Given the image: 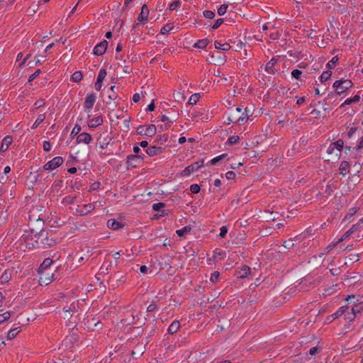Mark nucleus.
Returning a JSON list of instances; mask_svg holds the SVG:
<instances>
[{
	"mask_svg": "<svg viewBox=\"0 0 363 363\" xmlns=\"http://www.w3.org/2000/svg\"><path fill=\"white\" fill-rule=\"evenodd\" d=\"M353 83L350 79H341L340 80H337L333 84V88L335 89V93H330L328 95V99H330L335 95H340L345 92L347 89L352 87Z\"/></svg>",
	"mask_w": 363,
	"mask_h": 363,
	"instance_id": "nucleus-1",
	"label": "nucleus"
},
{
	"mask_svg": "<svg viewBox=\"0 0 363 363\" xmlns=\"http://www.w3.org/2000/svg\"><path fill=\"white\" fill-rule=\"evenodd\" d=\"M35 233L38 232L35 231L33 229H30L29 231H25V233L23 234L19 239L20 247L21 249L26 250V249H32L35 247L34 243L30 242L33 240V238H30V237L33 235L35 236Z\"/></svg>",
	"mask_w": 363,
	"mask_h": 363,
	"instance_id": "nucleus-2",
	"label": "nucleus"
},
{
	"mask_svg": "<svg viewBox=\"0 0 363 363\" xmlns=\"http://www.w3.org/2000/svg\"><path fill=\"white\" fill-rule=\"evenodd\" d=\"M241 113H242V108L237 107L235 108L230 109L228 114L226 123L228 124H230V123H238L239 125L244 124L245 123V118L240 117V115Z\"/></svg>",
	"mask_w": 363,
	"mask_h": 363,
	"instance_id": "nucleus-3",
	"label": "nucleus"
},
{
	"mask_svg": "<svg viewBox=\"0 0 363 363\" xmlns=\"http://www.w3.org/2000/svg\"><path fill=\"white\" fill-rule=\"evenodd\" d=\"M48 231L45 230H41L40 232L35 233V238L38 237V240L35 242H38V240L40 239V242L46 247H52L56 244V240L53 238H50L48 236Z\"/></svg>",
	"mask_w": 363,
	"mask_h": 363,
	"instance_id": "nucleus-4",
	"label": "nucleus"
},
{
	"mask_svg": "<svg viewBox=\"0 0 363 363\" xmlns=\"http://www.w3.org/2000/svg\"><path fill=\"white\" fill-rule=\"evenodd\" d=\"M63 162L62 157H55L52 160L47 162L43 168L46 171H51L59 167Z\"/></svg>",
	"mask_w": 363,
	"mask_h": 363,
	"instance_id": "nucleus-5",
	"label": "nucleus"
},
{
	"mask_svg": "<svg viewBox=\"0 0 363 363\" xmlns=\"http://www.w3.org/2000/svg\"><path fill=\"white\" fill-rule=\"evenodd\" d=\"M40 274L39 282L40 285H48L54 279V274L48 271L38 272Z\"/></svg>",
	"mask_w": 363,
	"mask_h": 363,
	"instance_id": "nucleus-6",
	"label": "nucleus"
},
{
	"mask_svg": "<svg viewBox=\"0 0 363 363\" xmlns=\"http://www.w3.org/2000/svg\"><path fill=\"white\" fill-rule=\"evenodd\" d=\"M108 46V42L106 40H102L101 43H98L93 50V53L97 56L103 55Z\"/></svg>",
	"mask_w": 363,
	"mask_h": 363,
	"instance_id": "nucleus-7",
	"label": "nucleus"
},
{
	"mask_svg": "<svg viewBox=\"0 0 363 363\" xmlns=\"http://www.w3.org/2000/svg\"><path fill=\"white\" fill-rule=\"evenodd\" d=\"M96 96L94 93L87 95L86 97L85 98L84 107L88 112H89L91 110V108H93V106L96 102Z\"/></svg>",
	"mask_w": 363,
	"mask_h": 363,
	"instance_id": "nucleus-8",
	"label": "nucleus"
},
{
	"mask_svg": "<svg viewBox=\"0 0 363 363\" xmlns=\"http://www.w3.org/2000/svg\"><path fill=\"white\" fill-rule=\"evenodd\" d=\"M13 270L11 269H5L0 277V285L7 284L11 279Z\"/></svg>",
	"mask_w": 363,
	"mask_h": 363,
	"instance_id": "nucleus-9",
	"label": "nucleus"
},
{
	"mask_svg": "<svg viewBox=\"0 0 363 363\" xmlns=\"http://www.w3.org/2000/svg\"><path fill=\"white\" fill-rule=\"evenodd\" d=\"M104 122L101 115L96 116L91 119L87 121V125L89 128H94L101 125Z\"/></svg>",
	"mask_w": 363,
	"mask_h": 363,
	"instance_id": "nucleus-10",
	"label": "nucleus"
},
{
	"mask_svg": "<svg viewBox=\"0 0 363 363\" xmlns=\"http://www.w3.org/2000/svg\"><path fill=\"white\" fill-rule=\"evenodd\" d=\"M164 151V148H163L162 147H157L155 145L150 146L146 150L147 154L150 157L160 155V154L163 153Z\"/></svg>",
	"mask_w": 363,
	"mask_h": 363,
	"instance_id": "nucleus-11",
	"label": "nucleus"
},
{
	"mask_svg": "<svg viewBox=\"0 0 363 363\" xmlns=\"http://www.w3.org/2000/svg\"><path fill=\"white\" fill-rule=\"evenodd\" d=\"M92 140L91 135L88 133H82L77 138V143L89 144Z\"/></svg>",
	"mask_w": 363,
	"mask_h": 363,
	"instance_id": "nucleus-12",
	"label": "nucleus"
},
{
	"mask_svg": "<svg viewBox=\"0 0 363 363\" xmlns=\"http://www.w3.org/2000/svg\"><path fill=\"white\" fill-rule=\"evenodd\" d=\"M251 269L247 265H243L239 270L236 272V276L239 279H244L250 274Z\"/></svg>",
	"mask_w": 363,
	"mask_h": 363,
	"instance_id": "nucleus-13",
	"label": "nucleus"
},
{
	"mask_svg": "<svg viewBox=\"0 0 363 363\" xmlns=\"http://www.w3.org/2000/svg\"><path fill=\"white\" fill-rule=\"evenodd\" d=\"M107 226L111 230H117L123 228L124 225L115 219H109L107 221Z\"/></svg>",
	"mask_w": 363,
	"mask_h": 363,
	"instance_id": "nucleus-14",
	"label": "nucleus"
},
{
	"mask_svg": "<svg viewBox=\"0 0 363 363\" xmlns=\"http://www.w3.org/2000/svg\"><path fill=\"white\" fill-rule=\"evenodd\" d=\"M13 142V138L11 135L6 136L2 142L0 147V152H5L8 150L9 147Z\"/></svg>",
	"mask_w": 363,
	"mask_h": 363,
	"instance_id": "nucleus-15",
	"label": "nucleus"
},
{
	"mask_svg": "<svg viewBox=\"0 0 363 363\" xmlns=\"http://www.w3.org/2000/svg\"><path fill=\"white\" fill-rule=\"evenodd\" d=\"M97 140L99 142V147L102 150L108 147V145L110 144L111 138H109L108 135L104 138H101V135L98 138Z\"/></svg>",
	"mask_w": 363,
	"mask_h": 363,
	"instance_id": "nucleus-16",
	"label": "nucleus"
},
{
	"mask_svg": "<svg viewBox=\"0 0 363 363\" xmlns=\"http://www.w3.org/2000/svg\"><path fill=\"white\" fill-rule=\"evenodd\" d=\"M148 14H149L148 7L146 4H144L141 8V11H140V13L139 14L138 20L139 21H147Z\"/></svg>",
	"mask_w": 363,
	"mask_h": 363,
	"instance_id": "nucleus-17",
	"label": "nucleus"
},
{
	"mask_svg": "<svg viewBox=\"0 0 363 363\" xmlns=\"http://www.w3.org/2000/svg\"><path fill=\"white\" fill-rule=\"evenodd\" d=\"M181 325L179 320H174L169 326L167 332L170 335L176 333L180 328Z\"/></svg>",
	"mask_w": 363,
	"mask_h": 363,
	"instance_id": "nucleus-18",
	"label": "nucleus"
},
{
	"mask_svg": "<svg viewBox=\"0 0 363 363\" xmlns=\"http://www.w3.org/2000/svg\"><path fill=\"white\" fill-rule=\"evenodd\" d=\"M350 165L348 162H341L339 167L340 174H341L343 177L345 176L347 173L350 172Z\"/></svg>",
	"mask_w": 363,
	"mask_h": 363,
	"instance_id": "nucleus-19",
	"label": "nucleus"
},
{
	"mask_svg": "<svg viewBox=\"0 0 363 363\" xmlns=\"http://www.w3.org/2000/svg\"><path fill=\"white\" fill-rule=\"evenodd\" d=\"M157 133V128L155 125H148L145 128L144 135L148 137L154 136Z\"/></svg>",
	"mask_w": 363,
	"mask_h": 363,
	"instance_id": "nucleus-20",
	"label": "nucleus"
},
{
	"mask_svg": "<svg viewBox=\"0 0 363 363\" xmlns=\"http://www.w3.org/2000/svg\"><path fill=\"white\" fill-rule=\"evenodd\" d=\"M21 331V327H17V328H12L11 329L8 333H7V335H6V338L8 340H13L14 339L16 335Z\"/></svg>",
	"mask_w": 363,
	"mask_h": 363,
	"instance_id": "nucleus-21",
	"label": "nucleus"
},
{
	"mask_svg": "<svg viewBox=\"0 0 363 363\" xmlns=\"http://www.w3.org/2000/svg\"><path fill=\"white\" fill-rule=\"evenodd\" d=\"M53 264V261L50 258L45 259L43 262L40 264L38 272L48 271L49 267Z\"/></svg>",
	"mask_w": 363,
	"mask_h": 363,
	"instance_id": "nucleus-22",
	"label": "nucleus"
},
{
	"mask_svg": "<svg viewBox=\"0 0 363 363\" xmlns=\"http://www.w3.org/2000/svg\"><path fill=\"white\" fill-rule=\"evenodd\" d=\"M277 62V60L275 59V58H272L271 60H269L267 64H266V66H265V70L269 73V74H272V73H274V67L275 65V64Z\"/></svg>",
	"mask_w": 363,
	"mask_h": 363,
	"instance_id": "nucleus-23",
	"label": "nucleus"
},
{
	"mask_svg": "<svg viewBox=\"0 0 363 363\" xmlns=\"http://www.w3.org/2000/svg\"><path fill=\"white\" fill-rule=\"evenodd\" d=\"M214 45L216 49L222 50L223 51H228L231 48L229 43H222L220 41H215Z\"/></svg>",
	"mask_w": 363,
	"mask_h": 363,
	"instance_id": "nucleus-24",
	"label": "nucleus"
},
{
	"mask_svg": "<svg viewBox=\"0 0 363 363\" xmlns=\"http://www.w3.org/2000/svg\"><path fill=\"white\" fill-rule=\"evenodd\" d=\"M209 43V40L207 38L199 40L196 43H194V48L199 49H204L208 44Z\"/></svg>",
	"mask_w": 363,
	"mask_h": 363,
	"instance_id": "nucleus-25",
	"label": "nucleus"
},
{
	"mask_svg": "<svg viewBox=\"0 0 363 363\" xmlns=\"http://www.w3.org/2000/svg\"><path fill=\"white\" fill-rule=\"evenodd\" d=\"M95 208V205L94 203H87L84 204L82 207V209L80 211L81 214L85 215L90 212H91Z\"/></svg>",
	"mask_w": 363,
	"mask_h": 363,
	"instance_id": "nucleus-26",
	"label": "nucleus"
},
{
	"mask_svg": "<svg viewBox=\"0 0 363 363\" xmlns=\"http://www.w3.org/2000/svg\"><path fill=\"white\" fill-rule=\"evenodd\" d=\"M143 157L141 155H130L127 157V162L133 167H135V164H134L132 161H136V160H143Z\"/></svg>",
	"mask_w": 363,
	"mask_h": 363,
	"instance_id": "nucleus-27",
	"label": "nucleus"
},
{
	"mask_svg": "<svg viewBox=\"0 0 363 363\" xmlns=\"http://www.w3.org/2000/svg\"><path fill=\"white\" fill-rule=\"evenodd\" d=\"M160 120L162 122L165 123L164 128H163L162 126H160V128L162 130H166L170 127V124L172 123V121L166 116V115H162L160 117Z\"/></svg>",
	"mask_w": 363,
	"mask_h": 363,
	"instance_id": "nucleus-28",
	"label": "nucleus"
},
{
	"mask_svg": "<svg viewBox=\"0 0 363 363\" xmlns=\"http://www.w3.org/2000/svg\"><path fill=\"white\" fill-rule=\"evenodd\" d=\"M45 118H46L45 113L39 114L37 119L33 124L31 128L35 129L41 123H43L45 121Z\"/></svg>",
	"mask_w": 363,
	"mask_h": 363,
	"instance_id": "nucleus-29",
	"label": "nucleus"
},
{
	"mask_svg": "<svg viewBox=\"0 0 363 363\" xmlns=\"http://www.w3.org/2000/svg\"><path fill=\"white\" fill-rule=\"evenodd\" d=\"M349 306H342L340 307L335 313H333L332 315L333 316V318H337L340 317L341 315H344V313L348 311Z\"/></svg>",
	"mask_w": 363,
	"mask_h": 363,
	"instance_id": "nucleus-30",
	"label": "nucleus"
},
{
	"mask_svg": "<svg viewBox=\"0 0 363 363\" xmlns=\"http://www.w3.org/2000/svg\"><path fill=\"white\" fill-rule=\"evenodd\" d=\"M73 314L69 312H66L65 308H63V318L65 320H67L69 323V325L72 327H74L75 322H72L71 318H72Z\"/></svg>",
	"mask_w": 363,
	"mask_h": 363,
	"instance_id": "nucleus-31",
	"label": "nucleus"
},
{
	"mask_svg": "<svg viewBox=\"0 0 363 363\" xmlns=\"http://www.w3.org/2000/svg\"><path fill=\"white\" fill-rule=\"evenodd\" d=\"M65 308L66 312H69L72 314H73V313L78 311L79 308L77 302V303L73 302L72 303L70 304V306H69L67 307H65Z\"/></svg>",
	"mask_w": 363,
	"mask_h": 363,
	"instance_id": "nucleus-32",
	"label": "nucleus"
},
{
	"mask_svg": "<svg viewBox=\"0 0 363 363\" xmlns=\"http://www.w3.org/2000/svg\"><path fill=\"white\" fill-rule=\"evenodd\" d=\"M363 308V302H360L357 304L354 305L352 308H350V311L355 314L359 313Z\"/></svg>",
	"mask_w": 363,
	"mask_h": 363,
	"instance_id": "nucleus-33",
	"label": "nucleus"
},
{
	"mask_svg": "<svg viewBox=\"0 0 363 363\" xmlns=\"http://www.w3.org/2000/svg\"><path fill=\"white\" fill-rule=\"evenodd\" d=\"M332 145L333 147H335V149L337 150V151L339 152V155H340L342 150L344 146V141L340 139V140H337L335 143H332Z\"/></svg>",
	"mask_w": 363,
	"mask_h": 363,
	"instance_id": "nucleus-34",
	"label": "nucleus"
},
{
	"mask_svg": "<svg viewBox=\"0 0 363 363\" xmlns=\"http://www.w3.org/2000/svg\"><path fill=\"white\" fill-rule=\"evenodd\" d=\"M338 285H333L331 287H329L328 289H325L324 290V292L323 293V296H330L333 294H334L337 291Z\"/></svg>",
	"mask_w": 363,
	"mask_h": 363,
	"instance_id": "nucleus-35",
	"label": "nucleus"
},
{
	"mask_svg": "<svg viewBox=\"0 0 363 363\" xmlns=\"http://www.w3.org/2000/svg\"><path fill=\"white\" fill-rule=\"evenodd\" d=\"M331 71H325L323 72L319 77L320 82L323 83L326 82L331 76Z\"/></svg>",
	"mask_w": 363,
	"mask_h": 363,
	"instance_id": "nucleus-36",
	"label": "nucleus"
},
{
	"mask_svg": "<svg viewBox=\"0 0 363 363\" xmlns=\"http://www.w3.org/2000/svg\"><path fill=\"white\" fill-rule=\"evenodd\" d=\"M203 164V161H199L192 163L191 165H189L191 169L192 172H196L199 169H200Z\"/></svg>",
	"mask_w": 363,
	"mask_h": 363,
	"instance_id": "nucleus-37",
	"label": "nucleus"
},
{
	"mask_svg": "<svg viewBox=\"0 0 363 363\" xmlns=\"http://www.w3.org/2000/svg\"><path fill=\"white\" fill-rule=\"evenodd\" d=\"M345 319L349 321H352L355 318V314L350 311L349 307L348 311L344 313Z\"/></svg>",
	"mask_w": 363,
	"mask_h": 363,
	"instance_id": "nucleus-38",
	"label": "nucleus"
},
{
	"mask_svg": "<svg viewBox=\"0 0 363 363\" xmlns=\"http://www.w3.org/2000/svg\"><path fill=\"white\" fill-rule=\"evenodd\" d=\"M83 75L81 72H75L72 75V79L74 82H79L82 79Z\"/></svg>",
	"mask_w": 363,
	"mask_h": 363,
	"instance_id": "nucleus-39",
	"label": "nucleus"
},
{
	"mask_svg": "<svg viewBox=\"0 0 363 363\" xmlns=\"http://www.w3.org/2000/svg\"><path fill=\"white\" fill-rule=\"evenodd\" d=\"M360 99V96H358V95H355L354 97L352 98H349L347 99H346L345 101V102L343 103L342 106L343 105H349V104H351L352 103H356V102H358Z\"/></svg>",
	"mask_w": 363,
	"mask_h": 363,
	"instance_id": "nucleus-40",
	"label": "nucleus"
},
{
	"mask_svg": "<svg viewBox=\"0 0 363 363\" xmlns=\"http://www.w3.org/2000/svg\"><path fill=\"white\" fill-rule=\"evenodd\" d=\"M338 244H339V242H337V241H336L335 242H332V243L329 244L324 249V251H323V252L322 254L323 255H327L330 251H331L333 249H334Z\"/></svg>",
	"mask_w": 363,
	"mask_h": 363,
	"instance_id": "nucleus-41",
	"label": "nucleus"
},
{
	"mask_svg": "<svg viewBox=\"0 0 363 363\" xmlns=\"http://www.w3.org/2000/svg\"><path fill=\"white\" fill-rule=\"evenodd\" d=\"M173 28H174V26L172 24H171V23L166 24L161 28L160 32L162 34H167L169 32H170L173 29Z\"/></svg>",
	"mask_w": 363,
	"mask_h": 363,
	"instance_id": "nucleus-42",
	"label": "nucleus"
},
{
	"mask_svg": "<svg viewBox=\"0 0 363 363\" xmlns=\"http://www.w3.org/2000/svg\"><path fill=\"white\" fill-rule=\"evenodd\" d=\"M338 61V57L337 56L333 57L328 63L327 67L328 69H333L335 67L336 63Z\"/></svg>",
	"mask_w": 363,
	"mask_h": 363,
	"instance_id": "nucleus-43",
	"label": "nucleus"
},
{
	"mask_svg": "<svg viewBox=\"0 0 363 363\" xmlns=\"http://www.w3.org/2000/svg\"><path fill=\"white\" fill-rule=\"evenodd\" d=\"M301 74L302 72L298 69H295L291 72V76L292 77L295 78L297 80L301 81Z\"/></svg>",
	"mask_w": 363,
	"mask_h": 363,
	"instance_id": "nucleus-44",
	"label": "nucleus"
},
{
	"mask_svg": "<svg viewBox=\"0 0 363 363\" xmlns=\"http://www.w3.org/2000/svg\"><path fill=\"white\" fill-rule=\"evenodd\" d=\"M107 75V72L105 69H101L99 70L98 77H97V81L102 82L105 79L106 76Z\"/></svg>",
	"mask_w": 363,
	"mask_h": 363,
	"instance_id": "nucleus-45",
	"label": "nucleus"
},
{
	"mask_svg": "<svg viewBox=\"0 0 363 363\" xmlns=\"http://www.w3.org/2000/svg\"><path fill=\"white\" fill-rule=\"evenodd\" d=\"M240 140L238 135H232L228 139V143L230 145L236 144Z\"/></svg>",
	"mask_w": 363,
	"mask_h": 363,
	"instance_id": "nucleus-46",
	"label": "nucleus"
},
{
	"mask_svg": "<svg viewBox=\"0 0 363 363\" xmlns=\"http://www.w3.org/2000/svg\"><path fill=\"white\" fill-rule=\"evenodd\" d=\"M228 8V6L227 4H222L218 9V14L219 16H223Z\"/></svg>",
	"mask_w": 363,
	"mask_h": 363,
	"instance_id": "nucleus-47",
	"label": "nucleus"
},
{
	"mask_svg": "<svg viewBox=\"0 0 363 363\" xmlns=\"http://www.w3.org/2000/svg\"><path fill=\"white\" fill-rule=\"evenodd\" d=\"M181 4H182V2L179 0H176L170 4V5L169 6V9L170 11H174L177 8L181 6Z\"/></svg>",
	"mask_w": 363,
	"mask_h": 363,
	"instance_id": "nucleus-48",
	"label": "nucleus"
},
{
	"mask_svg": "<svg viewBox=\"0 0 363 363\" xmlns=\"http://www.w3.org/2000/svg\"><path fill=\"white\" fill-rule=\"evenodd\" d=\"M11 314L9 311H6L2 314H0V324L9 319Z\"/></svg>",
	"mask_w": 363,
	"mask_h": 363,
	"instance_id": "nucleus-49",
	"label": "nucleus"
},
{
	"mask_svg": "<svg viewBox=\"0 0 363 363\" xmlns=\"http://www.w3.org/2000/svg\"><path fill=\"white\" fill-rule=\"evenodd\" d=\"M227 155L226 154H222L219 156H217L214 158H213L210 162L211 164L213 165H215L217 164V162H218L219 161H220L221 160H223Z\"/></svg>",
	"mask_w": 363,
	"mask_h": 363,
	"instance_id": "nucleus-50",
	"label": "nucleus"
},
{
	"mask_svg": "<svg viewBox=\"0 0 363 363\" xmlns=\"http://www.w3.org/2000/svg\"><path fill=\"white\" fill-rule=\"evenodd\" d=\"M358 210H359V208H356V207L350 208V212L345 216V219L349 220L352 216H353L354 214L357 213Z\"/></svg>",
	"mask_w": 363,
	"mask_h": 363,
	"instance_id": "nucleus-51",
	"label": "nucleus"
},
{
	"mask_svg": "<svg viewBox=\"0 0 363 363\" xmlns=\"http://www.w3.org/2000/svg\"><path fill=\"white\" fill-rule=\"evenodd\" d=\"M81 129V126L78 124H76L71 132V136L74 138V136L78 135Z\"/></svg>",
	"mask_w": 363,
	"mask_h": 363,
	"instance_id": "nucleus-52",
	"label": "nucleus"
},
{
	"mask_svg": "<svg viewBox=\"0 0 363 363\" xmlns=\"http://www.w3.org/2000/svg\"><path fill=\"white\" fill-rule=\"evenodd\" d=\"M75 196H67L63 199L62 203L66 204H72L74 203V200L75 199Z\"/></svg>",
	"mask_w": 363,
	"mask_h": 363,
	"instance_id": "nucleus-53",
	"label": "nucleus"
},
{
	"mask_svg": "<svg viewBox=\"0 0 363 363\" xmlns=\"http://www.w3.org/2000/svg\"><path fill=\"white\" fill-rule=\"evenodd\" d=\"M190 230L191 228L189 227L185 226L180 230H177L176 233L179 236H183L186 233L190 231Z\"/></svg>",
	"mask_w": 363,
	"mask_h": 363,
	"instance_id": "nucleus-54",
	"label": "nucleus"
},
{
	"mask_svg": "<svg viewBox=\"0 0 363 363\" xmlns=\"http://www.w3.org/2000/svg\"><path fill=\"white\" fill-rule=\"evenodd\" d=\"M203 16L208 19H212L215 17V13L212 11H203Z\"/></svg>",
	"mask_w": 363,
	"mask_h": 363,
	"instance_id": "nucleus-55",
	"label": "nucleus"
},
{
	"mask_svg": "<svg viewBox=\"0 0 363 363\" xmlns=\"http://www.w3.org/2000/svg\"><path fill=\"white\" fill-rule=\"evenodd\" d=\"M199 94H194L193 95L191 96L190 99H189V103L190 104H195L197 101L199 100Z\"/></svg>",
	"mask_w": 363,
	"mask_h": 363,
	"instance_id": "nucleus-56",
	"label": "nucleus"
},
{
	"mask_svg": "<svg viewBox=\"0 0 363 363\" xmlns=\"http://www.w3.org/2000/svg\"><path fill=\"white\" fill-rule=\"evenodd\" d=\"M190 191L193 194H198L200 191V186L198 184H194L190 186Z\"/></svg>",
	"mask_w": 363,
	"mask_h": 363,
	"instance_id": "nucleus-57",
	"label": "nucleus"
},
{
	"mask_svg": "<svg viewBox=\"0 0 363 363\" xmlns=\"http://www.w3.org/2000/svg\"><path fill=\"white\" fill-rule=\"evenodd\" d=\"M164 203L162 202L155 203L152 205V209L155 211H160L162 208L164 206Z\"/></svg>",
	"mask_w": 363,
	"mask_h": 363,
	"instance_id": "nucleus-58",
	"label": "nucleus"
},
{
	"mask_svg": "<svg viewBox=\"0 0 363 363\" xmlns=\"http://www.w3.org/2000/svg\"><path fill=\"white\" fill-rule=\"evenodd\" d=\"M223 18H218L216 21V22L214 23V24L212 26V28L213 30H216L217 28H218L220 25H222L223 23Z\"/></svg>",
	"mask_w": 363,
	"mask_h": 363,
	"instance_id": "nucleus-59",
	"label": "nucleus"
},
{
	"mask_svg": "<svg viewBox=\"0 0 363 363\" xmlns=\"http://www.w3.org/2000/svg\"><path fill=\"white\" fill-rule=\"evenodd\" d=\"M41 73L40 69H37L34 73L30 75L28 82H30L33 81L37 77L39 76V74Z\"/></svg>",
	"mask_w": 363,
	"mask_h": 363,
	"instance_id": "nucleus-60",
	"label": "nucleus"
},
{
	"mask_svg": "<svg viewBox=\"0 0 363 363\" xmlns=\"http://www.w3.org/2000/svg\"><path fill=\"white\" fill-rule=\"evenodd\" d=\"M228 233V228L226 226H222L220 229L219 236L221 238H223L226 236Z\"/></svg>",
	"mask_w": 363,
	"mask_h": 363,
	"instance_id": "nucleus-61",
	"label": "nucleus"
},
{
	"mask_svg": "<svg viewBox=\"0 0 363 363\" xmlns=\"http://www.w3.org/2000/svg\"><path fill=\"white\" fill-rule=\"evenodd\" d=\"M45 104V102L43 99H39L35 102L34 106H35V108H39L40 107L44 106Z\"/></svg>",
	"mask_w": 363,
	"mask_h": 363,
	"instance_id": "nucleus-62",
	"label": "nucleus"
},
{
	"mask_svg": "<svg viewBox=\"0 0 363 363\" xmlns=\"http://www.w3.org/2000/svg\"><path fill=\"white\" fill-rule=\"evenodd\" d=\"M193 172L191 171L189 165L187 166L182 172V175L184 177H187L190 175Z\"/></svg>",
	"mask_w": 363,
	"mask_h": 363,
	"instance_id": "nucleus-63",
	"label": "nucleus"
},
{
	"mask_svg": "<svg viewBox=\"0 0 363 363\" xmlns=\"http://www.w3.org/2000/svg\"><path fill=\"white\" fill-rule=\"evenodd\" d=\"M283 245H284V247H286L287 249H290V248L294 247V244L293 242V240L290 239V240H288L285 241L284 242Z\"/></svg>",
	"mask_w": 363,
	"mask_h": 363,
	"instance_id": "nucleus-64",
	"label": "nucleus"
}]
</instances>
